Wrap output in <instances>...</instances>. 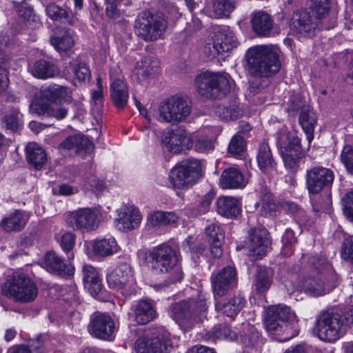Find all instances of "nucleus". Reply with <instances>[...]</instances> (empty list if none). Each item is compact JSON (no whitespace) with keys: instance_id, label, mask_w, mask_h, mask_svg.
I'll return each instance as SVG.
<instances>
[{"instance_id":"1","label":"nucleus","mask_w":353,"mask_h":353,"mask_svg":"<svg viewBox=\"0 0 353 353\" xmlns=\"http://www.w3.org/2000/svg\"><path fill=\"white\" fill-rule=\"evenodd\" d=\"M266 332L279 342H286L299 334L298 319L290 307L271 305L266 310Z\"/></svg>"},{"instance_id":"2","label":"nucleus","mask_w":353,"mask_h":353,"mask_svg":"<svg viewBox=\"0 0 353 353\" xmlns=\"http://www.w3.org/2000/svg\"><path fill=\"white\" fill-rule=\"evenodd\" d=\"M148 268L157 274L169 273L170 282L181 281L183 272L179 263V256L176 250L165 243L161 244L150 250L146 256Z\"/></svg>"},{"instance_id":"3","label":"nucleus","mask_w":353,"mask_h":353,"mask_svg":"<svg viewBox=\"0 0 353 353\" xmlns=\"http://www.w3.org/2000/svg\"><path fill=\"white\" fill-rule=\"evenodd\" d=\"M232 80L226 73L201 72L194 79L195 87L200 95L216 99L225 95L230 90Z\"/></svg>"},{"instance_id":"4","label":"nucleus","mask_w":353,"mask_h":353,"mask_svg":"<svg viewBox=\"0 0 353 353\" xmlns=\"http://www.w3.org/2000/svg\"><path fill=\"white\" fill-rule=\"evenodd\" d=\"M346 330L345 318L338 311L323 312L316 317L315 331L322 341L334 342L345 334Z\"/></svg>"},{"instance_id":"5","label":"nucleus","mask_w":353,"mask_h":353,"mask_svg":"<svg viewBox=\"0 0 353 353\" xmlns=\"http://www.w3.org/2000/svg\"><path fill=\"white\" fill-rule=\"evenodd\" d=\"M192 112V102L188 97L173 95L163 101L158 109V120L170 124L185 121Z\"/></svg>"},{"instance_id":"6","label":"nucleus","mask_w":353,"mask_h":353,"mask_svg":"<svg viewBox=\"0 0 353 353\" xmlns=\"http://www.w3.org/2000/svg\"><path fill=\"white\" fill-rule=\"evenodd\" d=\"M206 310L204 300L189 299L174 304L171 316L182 328L188 330L205 316Z\"/></svg>"},{"instance_id":"7","label":"nucleus","mask_w":353,"mask_h":353,"mask_svg":"<svg viewBox=\"0 0 353 353\" xmlns=\"http://www.w3.org/2000/svg\"><path fill=\"white\" fill-rule=\"evenodd\" d=\"M202 175L201 163L196 159H188L173 167L169 181L175 189L185 190L193 186Z\"/></svg>"},{"instance_id":"8","label":"nucleus","mask_w":353,"mask_h":353,"mask_svg":"<svg viewBox=\"0 0 353 353\" xmlns=\"http://www.w3.org/2000/svg\"><path fill=\"white\" fill-rule=\"evenodd\" d=\"M168 26L162 14H153L148 11L141 12L134 23L136 34L145 41H153L160 38Z\"/></svg>"},{"instance_id":"9","label":"nucleus","mask_w":353,"mask_h":353,"mask_svg":"<svg viewBox=\"0 0 353 353\" xmlns=\"http://www.w3.org/2000/svg\"><path fill=\"white\" fill-rule=\"evenodd\" d=\"M237 46L238 41L234 32L229 28L223 27L205 39L203 52L206 57L212 59L223 57Z\"/></svg>"},{"instance_id":"10","label":"nucleus","mask_w":353,"mask_h":353,"mask_svg":"<svg viewBox=\"0 0 353 353\" xmlns=\"http://www.w3.org/2000/svg\"><path fill=\"white\" fill-rule=\"evenodd\" d=\"M3 294L16 302L29 303L35 299L38 289L34 281L24 274L8 279L3 288Z\"/></svg>"},{"instance_id":"11","label":"nucleus","mask_w":353,"mask_h":353,"mask_svg":"<svg viewBox=\"0 0 353 353\" xmlns=\"http://www.w3.org/2000/svg\"><path fill=\"white\" fill-rule=\"evenodd\" d=\"M170 347V334L163 327L140 336L134 345L137 353H168Z\"/></svg>"},{"instance_id":"12","label":"nucleus","mask_w":353,"mask_h":353,"mask_svg":"<svg viewBox=\"0 0 353 353\" xmlns=\"http://www.w3.org/2000/svg\"><path fill=\"white\" fill-rule=\"evenodd\" d=\"M293 27L296 32L305 37H311L317 28L329 30L336 25V20L332 19L329 24L321 22L307 10H301L294 14Z\"/></svg>"},{"instance_id":"13","label":"nucleus","mask_w":353,"mask_h":353,"mask_svg":"<svg viewBox=\"0 0 353 353\" xmlns=\"http://www.w3.org/2000/svg\"><path fill=\"white\" fill-rule=\"evenodd\" d=\"M243 63L248 75L263 81L265 72V46L256 45L249 48L244 54Z\"/></svg>"},{"instance_id":"14","label":"nucleus","mask_w":353,"mask_h":353,"mask_svg":"<svg viewBox=\"0 0 353 353\" xmlns=\"http://www.w3.org/2000/svg\"><path fill=\"white\" fill-rule=\"evenodd\" d=\"M67 221L77 230H94L99 223V212L94 208H80L70 212L67 216Z\"/></svg>"},{"instance_id":"15","label":"nucleus","mask_w":353,"mask_h":353,"mask_svg":"<svg viewBox=\"0 0 353 353\" xmlns=\"http://www.w3.org/2000/svg\"><path fill=\"white\" fill-rule=\"evenodd\" d=\"M110 94L114 105L119 109L126 106L129 99L127 83L119 68H112L110 70Z\"/></svg>"},{"instance_id":"16","label":"nucleus","mask_w":353,"mask_h":353,"mask_svg":"<svg viewBox=\"0 0 353 353\" xmlns=\"http://www.w3.org/2000/svg\"><path fill=\"white\" fill-rule=\"evenodd\" d=\"M72 91L70 89L57 85L52 84L42 86L39 95L34 99L32 103H41L46 105L52 103H67L72 101Z\"/></svg>"},{"instance_id":"17","label":"nucleus","mask_w":353,"mask_h":353,"mask_svg":"<svg viewBox=\"0 0 353 353\" xmlns=\"http://www.w3.org/2000/svg\"><path fill=\"white\" fill-rule=\"evenodd\" d=\"M336 274H330V277L319 274L314 278L304 279L302 281V288L305 293L319 296L329 293L336 286Z\"/></svg>"},{"instance_id":"18","label":"nucleus","mask_w":353,"mask_h":353,"mask_svg":"<svg viewBox=\"0 0 353 353\" xmlns=\"http://www.w3.org/2000/svg\"><path fill=\"white\" fill-rule=\"evenodd\" d=\"M162 142L166 148L174 154H179L192 147V143L188 133L181 128L165 131Z\"/></svg>"},{"instance_id":"19","label":"nucleus","mask_w":353,"mask_h":353,"mask_svg":"<svg viewBox=\"0 0 353 353\" xmlns=\"http://www.w3.org/2000/svg\"><path fill=\"white\" fill-rule=\"evenodd\" d=\"M334 174L332 170L323 167H314L307 172L306 183L308 191L318 194L333 182Z\"/></svg>"},{"instance_id":"20","label":"nucleus","mask_w":353,"mask_h":353,"mask_svg":"<svg viewBox=\"0 0 353 353\" xmlns=\"http://www.w3.org/2000/svg\"><path fill=\"white\" fill-rule=\"evenodd\" d=\"M117 213L114 225L121 232H127L137 228L142 220L141 212L134 206H122Z\"/></svg>"},{"instance_id":"21","label":"nucleus","mask_w":353,"mask_h":353,"mask_svg":"<svg viewBox=\"0 0 353 353\" xmlns=\"http://www.w3.org/2000/svg\"><path fill=\"white\" fill-rule=\"evenodd\" d=\"M211 281L214 294L219 296H224L236 285V273L234 268L228 266L219 272L212 274Z\"/></svg>"},{"instance_id":"22","label":"nucleus","mask_w":353,"mask_h":353,"mask_svg":"<svg viewBox=\"0 0 353 353\" xmlns=\"http://www.w3.org/2000/svg\"><path fill=\"white\" fill-rule=\"evenodd\" d=\"M106 280L109 288L115 290H123L128 283L133 281L132 269L128 263H120L108 271Z\"/></svg>"},{"instance_id":"23","label":"nucleus","mask_w":353,"mask_h":353,"mask_svg":"<svg viewBox=\"0 0 353 353\" xmlns=\"http://www.w3.org/2000/svg\"><path fill=\"white\" fill-rule=\"evenodd\" d=\"M264 235L263 230H251L243 242L236 246V250H245L248 255L256 260L262 259L265 254Z\"/></svg>"},{"instance_id":"24","label":"nucleus","mask_w":353,"mask_h":353,"mask_svg":"<svg viewBox=\"0 0 353 353\" xmlns=\"http://www.w3.org/2000/svg\"><path fill=\"white\" fill-rule=\"evenodd\" d=\"M90 333L96 338L110 340L115 330L112 318L104 314H94L89 325Z\"/></svg>"},{"instance_id":"25","label":"nucleus","mask_w":353,"mask_h":353,"mask_svg":"<svg viewBox=\"0 0 353 353\" xmlns=\"http://www.w3.org/2000/svg\"><path fill=\"white\" fill-rule=\"evenodd\" d=\"M43 267L48 272L61 276L72 275L74 267L70 263H65L63 260L53 252H48L42 263Z\"/></svg>"},{"instance_id":"26","label":"nucleus","mask_w":353,"mask_h":353,"mask_svg":"<svg viewBox=\"0 0 353 353\" xmlns=\"http://www.w3.org/2000/svg\"><path fill=\"white\" fill-rule=\"evenodd\" d=\"M65 103H52L46 105L41 103H31L30 110L39 116H46L62 119L68 114V108L64 105Z\"/></svg>"},{"instance_id":"27","label":"nucleus","mask_w":353,"mask_h":353,"mask_svg":"<svg viewBox=\"0 0 353 353\" xmlns=\"http://www.w3.org/2000/svg\"><path fill=\"white\" fill-rule=\"evenodd\" d=\"M246 184L243 174L236 168L224 170L219 179V185L223 189H243Z\"/></svg>"},{"instance_id":"28","label":"nucleus","mask_w":353,"mask_h":353,"mask_svg":"<svg viewBox=\"0 0 353 353\" xmlns=\"http://www.w3.org/2000/svg\"><path fill=\"white\" fill-rule=\"evenodd\" d=\"M91 246L93 252L99 257H108L117 254L121 248L113 236L97 238L92 241Z\"/></svg>"},{"instance_id":"29","label":"nucleus","mask_w":353,"mask_h":353,"mask_svg":"<svg viewBox=\"0 0 353 353\" xmlns=\"http://www.w3.org/2000/svg\"><path fill=\"white\" fill-rule=\"evenodd\" d=\"M65 74L76 86L89 82L91 77V72L87 64L78 61L70 63L65 70Z\"/></svg>"},{"instance_id":"30","label":"nucleus","mask_w":353,"mask_h":353,"mask_svg":"<svg viewBox=\"0 0 353 353\" xmlns=\"http://www.w3.org/2000/svg\"><path fill=\"white\" fill-rule=\"evenodd\" d=\"M179 216L174 212L157 210L150 212L147 216V223L150 226L161 228L175 227L179 222Z\"/></svg>"},{"instance_id":"31","label":"nucleus","mask_w":353,"mask_h":353,"mask_svg":"<svg viewBox=\"0 0 353 353\" xmlns=\"http://www.w3.org/2000/svg\"><path fill=\"white\" fill-rule=\"evenodd\" d=\"M29 72L36 78L47 79L59 74V70L52 62L41 59L29 65Z\"/></svg>"},{"instance_id":"32","label":"nucleus","mask_w":353,"mask_h":353,"mask_svg":"<svg viewBox=\"0 0 353 353\" xmlns=\"http://www.w3.org/2000/svg\"><path fill=\"white\" fill-rule=\"evenodd\" d=\"M208 236L210 249L214 257H219L222 254V243L225 239V233L222 228L216 224L212 223L205 228Z\"/></svg>"},{"instance_id":"33","label":"nucleus","mask_w":353,"mask_h":353,"mask_svg":"<svg viewBox=\"0 0 353 353\" xmlns=\"http://www.w3.org/2000/svg\"><path fill=\"white\" fill-rule=\"evenodd\" d=\"M157 316V312L152 304L148 300H140L134 306V320L139 324H146Z\"/></svg>"},{"instance_id":"34","label":"nucleus","mask_w":353,"mask_h":353,"mask_svg":"<svg viewBox=\"0 0 353 353\" xmlns=\"http://www.w3.org/2000/svg\"><path fill=\"white\" fill-rule=\"evenodd\" d=\"M299 122L305 132L309 143L314 139V131L317 123V118L314 109L308 105L303 106L300 112Z\"/></svg>"},{"instance_id":"35","label":"nucleus","mask_w":353,"mask_h":353,"mask_svg":"<svg viewBox=\"0 0 353 353\" xmlns=\"http://www.w3.org/2000/svg\"><path fill=\"white\" fill-rule=\"evenodd\" d=\"M84 288L92 296L97 295L102 288L101 280L97 269L90 265L83 268Z\"/></svg>"},{"instance_id":"36","label":"nucleus","mask_w":353,"mask_h":353,"mask_svg":"<svg viewBox=\"0 0 353 353\" xmlns=\"http://www.w3.org/2000/svg\"><path fill=\"white\" fill-rule=\"evenodd\" d=\"M216 207L218 212L227 218L236 217L241 212V203L239 199L232 196L219 197Z\"/></svg>"},{"instance_id":"37","label":"nucleus","mask_w":353,"mask_h":353,"mask_svg":"<svg viewBox=\"0 0 353 353\" xmlns=\"http://www.w3.org/2000/svg\"><path fill=\"white\" fill-rule=\"evenodd\" d=\"M277 145L281 150L292 151L293 150L299 151L302 149L301 145V139L297 135L296 131L288 130L286 128H282L278 134Z\"/></svg>"},{"instance_id":"38","label":"nucleus","mask_w":353,"mask_h":353,"mask_svg":"<svg viewBox=\"0 0 353 353\" xmlns=\"http://www.w3.org/2000/svg\"><path fill=\"white\" fill-rule=\"evenodd\" d=\"M160 71V63L158 59L154 57L143 58L137 62L134 68V73L139 78L152 77Z\"/></svg>"},{"instance_id":"39","label":"nucleus","mask_w":353,"mask_h":353,"mask_svg":"<svg viewBox=\"0 0 353 353\" xmlns=\"http://www.w3.org/2000/svg\"><path fill=\"white\" fill-rule=\"evenodd\" d=\"M245 302L243 297L236 296L224 303H216V310L219 314L233 319L244 307Z\"/></svg>"},{"instance_id":"40","label":"nucleus","mask_w":353,"mask_h":353,"mask_svg":"<svg viewBox=\"0 0 353 353\" xmlns=\"http://www.w3.org/2000/svg\"><path fill=\"white\" fill-rule=\"evenodd\" d=\"M205 135L197 138L194 144L196 151L203 153L212 151L214 148V140L220 132L219 128L210 127L204 129Z\"/></svg>"},{"instance_id":"41","label":"nucleus","mask_w":353,"mask_h":353,"mask_svg":"<svg viewBox=\"0 0 353 353\" xmlns=\"http://www.w3.org/2000/svg\"><path fill=\"white\" fill-rule=\"evenodd\" d=\"M73 33L70 30H57L51 37V44L57 51H67L74 45Z\"/></svg>"},{"instance_id":"42","label":"nucleus","mask_w":353,"mask_h":353,"mask_svg":"<svg viewBox=\"0 0 353 353\" xmlns=\"http://www.w3.org/2000/svg\"><path fill=\"white\" fill-rule=\"evenodd\" d=\"M46 13L52 20L74 26L79 19L76 15L69 16L65 10L51 3L46 6Z\"/></svg>"},{"instance_id":"43","label":"nucleus","mask_w":353,"mask_h":353,"mask_svg":"<svg viewBox=\"0 0 353 353\" xmlns=\"http://www.w3.org/2000/svg\"><path fill=\"white\" fill-rule=\"evenodd\" d=\"M26 157L28 162L37 170H40L47 161L45 150L34 142L27 145Z\"/></svg>"},{"instance_id":"44","label":"nucleus","mask_w":353,"mask_h":353,"mask_svg":"<svg viewBox=\"0 0 353 353\" xmlns=\"http://www.w3.org/2000/svg\"><path fill=\"white\" fill-rule=\"evenodd\" d=\"M279 48L274 45L266 46V77L277 73L281 68Z\"/></svg>"},{"instance_id":"45","label":"nucleus","mask_w":353,"mask_h":353,"mask_svg":"<svg viewBox=\"0 0 353 353\" xmlns=\"http://www.w3.org/2000/svg\"><path fill=\"white\" fill-rule=\"evenodd\" d=\"M26 223V219L22 212L20 210H15L6 217L3 218L1 221V226L8 232L19 231L23 228Z\"/></svg>"},{"instance_id":"46","label":"nucleus","mask_w":353,"mask_h":353,"mask_svg":"<svg viewBox=\"0 0 353 353\" xmlns=\"http://www.w3.org/2000/svg\"><path fill=\"white\" fill-rule=\"evenodd\" d=\"M19 16L24 20L31 28H38L41 26L39 17L36 15L31 6L26 3H20L17 7Z\"/></svg>"},{"instance_id":"47","label":"nucleus","mask_w":353,"mask_h":353,"mask_svg":"<svg viewBox=\"0 0 353 353\" xmlns=\"http://www.w3.org/2000/svg\"><path fill=\"white\" fill-rule=\"evenodd\" d=\"M1 123L8 130H17L23 125V116L18 108H13L3 117Z\"/></svg>"},{"instance_id":"48","label":"nucleus","mask_w":353,"mask_h":353,"mask_svg":"<svg viewBox=\"0 0 353 353\" xmlns=\"http://www.w3.org/2000/svg\"><path fill=\"white\" fill-rule=\"evenodd\" d=\"M330 0H310V12L321 22H324L330 10Z\"/></svg>"},{"instance_id":"49","label":"nucleus","mask_w":353,"mask_h":353,"mask_svg":"<svg viewBox=\"0 0 353 353\" xmlns=\"http://www.w3.org/2000/svg\"><path fill=\"white\" fill-rule=\"evenodd\" d=\"M310 263L319 274L330 277V274H335L332 265L323 256L314 255L310 258Z\"/></svg>"},{"instance_id":"50","label":"nucleus","mask_w":353,"mask_h":353,"mask_svg":"<svg viewBox=\"0 0 353 353\" xmlns=\"http://www.w3.org/2000/svg\"><path fill=\"white\" fill-rule=\"evenodd\" d=\"M215 112L221 119L225 120H235L241 114V110L234 103L229 106H217Z\"/></svg>"},{"instance_id":"51","label":"nucleus","mask_w":353,"mask_h":353,"mask_svg":"<svg viewBox=\"0 0 353 353\" xmlns=\"http://www.w3.org/2000/svg\"><path fill=\"white\" fill-rule=\"evenodd\" d=\"M251 25L253 32L259 36L265 35V14L263 11H254L252 14Z\"/></svg>"},{"instance_id":"52","label":"nucleus","mask_w":353,"mask_h":353,"mask_svg":"<svg viewBox=\"0 0 353 353\" xmlns=\"http://www.w3.org/2000/svg\"><path fill=\"white\" fill-rule=\"evenodd\" d=\"M284 164L289 168H294L296 166L299 160L304 156L303 149L296 151L293 150L292 151L281 150Z\"/></svg>"},{"instance_id":"53","label":"nucleus","mask_w":353,"mask_h":353,"mask_svg":"<svg viewBox=\"0 0 353 353\" xmlns=\"http://www.w3.org/2000/svg\"><path fill=\"white\" fill-rule=\"evenodd\" d=\"M106 13L112 18H116L120 14L122 6H127L130 3V0H105Z\"/></svg>"},{"instance_id":"54","label":"nucleus","mask_w":353,"mask_h":353,"mask_svg":"<svg viewBox=\"0 0 353 353\" xmlns=\"http://www.w3.org/2000/svg\"><path fill=\"white\" fill-rule=\"evenodd\" d=\"M245 148L244 139L239 135H234L228 145V152L232 156L237 157L241 155Z\"/></svg>"},{"instance_id":"55","label":"nucleus","mask_w":353,"mask_h":353,"mask_svg":"<svg viewBox=\"0 0 353 353\" xmlns=\"http://www.w3.org/2000/svg\"><path fill=\"white\" fill-rule=\"evenodd\" d=\"M214 10L219 15H228L235 8L234 0H215Z\"/></svg>"},{"instance_id":"56","label":"nucleus","mask_w":353,"mask_h":353,"mask_svg":"<svg viewBox=\"0 0 353 353\" xmlns=\"http://www.w3.org/2000/svg\"><path fill=\"white\" fill-rule=\"evenodd\" d=\"M213 335L215 339L221 340L233 341L236 339V332L225 325H219L214 327Z\"/></svg>"},{"instance_id":"57","label":"nucleus","mask_w":353,"mask_h":353,"mask_svg":"<svg viewBox=\"0 0 353 353\" xmlns=\"http://www.w3.org/2000/svg\"><path fill=\"white\" fill-rule=\"evenodd\" d=\"M341 162L347 171L353 175V148L351 145H345L341 153Z\"/></svg>"},{"instance_id":"58","label":"nucleus","mask_w":353,"mask_h":353,"mask_svg":"<svg viewBox=\"0 0 353 353\" xmlns=\"http://www.w3.org/2000/svg\"><path fill=\"white\" fill-rule=\"evenodd\" d=\"M75 235L71 232L63 233L58 240L59 245L65 252L71 251L75 245Z\"/></svg>"},{"instance_id":"59","label":"nucleus","mask_w":353,"mask_h":353,"mask_svg":"<svg viewBox=\"0 0 353 353\" xmlns=\"http://www.w3.org/2000/svg\"><path fill=\"white\" fill-rule=\"evenodd\" d=\"M276 162L272 157L270 150L268 152L266 151V175H269L270 183H276V177L277 176V172L275 168Z\"/></svg>"},{"instance_id":"60","label":"nucleus","mask_w":353,"mask_h":353,"mask_svg":"<svg viewBox=\"0 0 353 353\" xmlns=\"http://www.w3.org/2000/svg\"><path fill=\"white\" fill-rule=\"evenodd\" d=\"M344 214L353 223V191L346 193L343 197Z\"/></svg>"},{"instance_id":"61","label":"nucleus","mask_w":353,"mask_h":353,"mask_svg":"<svg viewBox=\"0 0 353 353\" xmlns=\"http://www.w3.org/2000/svg\"><path fill=\"white\" fill-rule=\"evenodd\" d=\"M341 255L344 260L351 261L353 257V236H347L344 239Z\"/></svg>"},{"instance_id":"62","label":"nucleus","mask_w":353,"mask_h":353,"mask_svg":"<svg viewBox=\"0 0 353 353\" xmlns=\"http://www.w3.org/2000/svg\"><path fill=\"white\" fill-rule=\"evenodd\" d=\"M78 140L77 141L76 152L85 151V152H90L93 149V144L92 141L87 137L83 136H75Z\"/></svg>"},{"instance_id":"63","label":"nucleus","mask_w":353,"mask_h":353,"mask_svg":"<svg viewBox=\"0 0 353 353\" xmlns=\"http://www.w3.org/2000/svg\"><path fill=\"white\" fill-rule=\"evenodd\" d=\"M214 196V194L212 192H208L202 197L198 206L200 213L205 214L209 211Z\"/></svg>"},{"instance_id":"64","label":"nucleus","mask_w":353,"mask_h":353,"mask_svg":"<svg viewBox=\"0 0 353 353\" xmlns=\"http://www.w3.org/2000/svg\"><path fill=\"white\" fill-rule=\"evenodd\" d=\"M30 346L36 353H44L46 350V341L41 336L32 339L30 342Z\"/></svg>"}]
</instances>
